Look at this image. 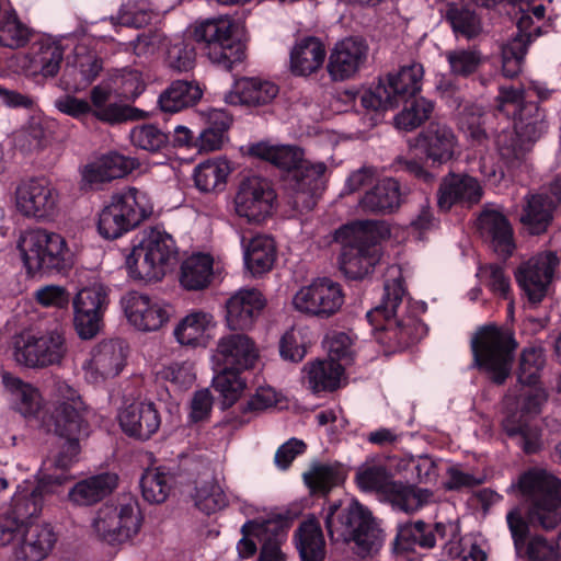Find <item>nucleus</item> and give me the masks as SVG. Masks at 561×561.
Returning <instances> with one entry per match:
<instances>
[{
  "instance_id": "nucleus-49",
  "label": "nucleus",
  "mask_w": 561,
  "mask_h": 561,
  "mask_svg": "<svg viewBox=\"0 0 561 561\" xmlns=\"http://www.w3.org/2000/svg\"><path fill=\"white\" fill-rule=\"evenodd\" d=\"M34 33L32 27L20 20L15 9L8 4L0 19V45L11 49L25 47Z\"/></svg>"
},
{
  "instance_id": "nucleus-20",
  "label": "nucleus",
  "mask_w": 561,
  "mask_h": 561,
  "mask_svg": "<svg viewBox=\"0 0 561 561\" xmlns=\"http://www.w3.org/2000/svg\"><path fill=\"white\" fill-rule=\"evenodd\" d=\"M482 196L483 188L474 176L449 172L438 185L437 207L445 213L455 205L471 207L480 203Z\"/></svg>"
},
{
  "instance_id": "nucleus-24",
  "label": "nucleus",
  "mask_w": 561,
  "mask_h": 561,
  "mask_svg": "<svg viewBox=\"0 0 561 561\" xmlns=\"http://www.w3.org/2000/svg\"><path fill=\"white\" fill-rule=\"evenodd\" d=\"M415 146L433 163L444 164L456 158L458 138L447 124L431 122L417 135Z\"/></svg>"
},
{
  "instance_id": "nucleus-46",
  "label": "nucleus",
  "mask_w": 561,
  "mask_h": 561,
  "mask_svg": "<svg viewBox=\"0 0 561 561\" xmlns=\"http://www.w3.org/2000/svg\"><path fill=\"white\" fill-rule=\"evenodd\" d=\"M435 545V534L432 527L421 519L400 525L393 541L397 552L413 551L415 547L432 549Z\"/></svg>"
},
{
  "instance_id": "nucleus-48",
  "label": "nucleus",
  "mask_w": 561,
  "mask_h": 561,
  "mask_svg": "<svg viewBox=\"0 0 561 561\" xmlns=\"http://www.w3.org/2000/svg\"><path fill=\"white\" fill-rule=\"evenodd\" d=\"M231 168L226 159H208L194 170L195 186L203 193L220 192L226 187Z\"/></svg>"
},
{
  "instance_id": "nucleus-5",
  "label": "nucleus",
  "mask_w": 561,
  "mask_h": 561,
  "mask_svg": "<svg viewBox=\"0 0 561 561\" xmlns=\"http://www.w3.org/2000/svg\"><path fill=\"white\" fill-rule=\"evenodd\" d=\"M19 249L26 272L34 277L37 274L66 273L73 265V254L66 240L56 232L46 229H33L19 242Z\"/></svg>"
},
{
  "instance_id": "nucleus-27",
  "label": "nucleus",
  "mask_w": 561,
  "mask_h": 561,
  "mask_svg": "<svg viewBox=\"0 0 561 561\" xmlns=\"http://www.w3.org/2000/svg\"><path fill=\"white\" fill-rule=\"evenodd\" d=\"M266 305L256 288H241L226 301V323L231 331L250 329Z\"/></svg>"
},
{
  "instance_id": "nucleus-55",
  "label": "nucleus",
  "mask_w": 561,
  "mask_h": 561,
  "mask_svg": "<svg viewBox=\"0 0 561 561\" xmlns=\"http://www.w3.org/2000/svg\"><path fill=\"white\" fill-rule=\"evenodd\" d=\"M214 126L205 128L197 138L199 151H215L221 148L225 133L231 124V118L221 110H214L209 116Z\"/></svg>"
},
{
  "instance_id": "nucleus-18",
  "label": "nucleus",
  "mask_w": 561,
  "mask_h": 561,
  "mask_svg": "<svg viewBox=\"0 0 561 561\" xmlns=\"http://www.w3.org/2000/svg\"><path fill=\"white\" fill-rule=\"evenodd\" d=\"M70 479L65 472L42 473L35 488L26 494L13 496L9 512L14 518L20 519L24 525H34L33 518L42 512L45 497L51 494H59L60 488Z\"/></svg>"
},
{
  "instance_id": "nucleus-44",
  "label": "nucleus",
  "mask_w": 561,
  "mask_h": 561,
  "mask_svg": "<svg viewBox=\"0 0 561 561\" xmlns=\"http://www.w3.org/2000/svg\"><path fill=\"white\" fill-rule=\"evenodd\" d=\"M202 95L197 83L175 80L159 95L158 104L163 112L175 113L195 105Z\"/></svg>"
},
{
  "instance_id": "nucleus-60",
  "label": "nucleus",
  "mask_w": 561,
  "mask_h": 561,
  "mask_svg": "<svg viewBox=\"0 0 561 561\" xmlns=\"http://www.w3.org/2000/svg\"><path fill=\"white\" fill-rule=\"evenodd\" d=\"M529 98L530 90L523 87L502 85L495 98V108L506 116L513 114L516 117L531 102L530 100L527 101Z\"/></svg>"
},
{
  "instance_id": "nucleus-8",
  "label": "nucleus",
  "mask_w": 561,
  "mask_h": 561,
  "mask_svg": "<svg viewBox=\"0 0 561 561\" xmlns=\"http://www.w3.org/2000/svg\"><path fill=\"white\" fill-rule=\"evenodd\" d=\"M549 123L546 111L536 102L528 105L514 117L513 130H503L497 135L496 146L503 160L517 164L526 160L535 145L547 134Z\"/></svg>"
},
{
  "instance_id": "nucleus-16",
  "label": "nucleus",
  "mask_w": 561,
  "mask_h": 561,
  "mask_svg": "<svg viewBox=\"0 0 561 561\" xmlns=\"http://www.w3.org/2000/svg\"><path fill=\"white\" fill-rule=\"evenodd\" d=\"M275 199V191L267 179L247 176L240 182L234 197L236 211L249 221H261L271 215Z\"/></svg>"
},
{
  "instance_id": "nucleus-63",
  "label": "nucleus",
  "mask_w": 561,
  "mask_h": 561,
  "mask_svg": "<svg viewBox=\"0 0 561 561\" xmlns=\"http://www.w3.org/2000/svg\"><path fill=\"white\" fill-rule=\"evenodd\" d=\"M545 355L541 348H525L520 354L518 381L527 386H536L540 371L545 366Z\"/></svg>"
},
{
  "instance_id": "nucleus-29",
  "label": "nucleus",
  "mask_w": 561,
  "mask_h": 561,
  "mask_svg": "<svg viewBox=\"0 0 561 561\" xmlns=\"http://www.w3.org/2000/svg\"><path fill=\"white\" fill-rule=\"evenodd\" d=\"M403 202L401 184L393 178L378 181L358 202L364 213L388 215L399 209Z\"/></svg>"
},
{
  "instance_id": "nucleus-25",
  "label": "nucleus",
  "mask_w": 561,
  "mask_h": 561,
  "mask_svg": "<svg viewBox=\"0 0 561 561\" xmlns=\"http://www.w3.org/2000/svg\"><path fill=\"white\" fill-rule=\"evenodd\" d=\"M373 516L371 512L357 501H352L345 507L331 505L328 508L324 523L332 540L350 543L357 530Z\"/></svg>"
},
{
  "instance_id": "nucleus-45",
  "label": "nucleus",
  "mask_w": 561,
  "mask_h": 561,
  "mask_svg": "<svg viewBox=\"0 0 561 561\" xmlns=\"http://www.w3.org/2000/svg\"><path fill=\"white\" fill-rule=\"evenodd\" d=\"M432 496L433 492L428 489L394 481L385 500L388 501L394 510L413 514L430 503Z\"/></svg>"
},
{
  "instance_id": "nucleus-42",
  "label": "nucleus",
  "mask_w": 561,
  "mask_h": 561,
  "mask_svg": "<svg viewBox=\"0 0 561 561\" xmlns=\"http://www.w3.org/2000/svg\"><path fill=\"white\" fill-rule=\"evenodd\" d=\"M249 154L293 173L305 161L304 150L297 146H274L267 142H257L249 148Z\"/></svg>"
},
{
  "instance_id": "nucleus-21",
  "label": "nucleus",
  "mask_w": 561,
  "mask_h": 561,
  "mask_svg": "<svg viewBox=\"0 0 561 561\" xmlns=\"http://www.w3.org/2000/svg\"><path fill=\"white\" fill-rule=\"evenodd\" d=\"M368 45L360 37L350 36L339 41L330 53L327 69L333 81L354 77L366 62Z\"/></svg>"
},
{
  "instance_id": "nucleus-4",
  "label": "nucleus",
  "mask_w": 561,
  "mask_h": 561,
  "mask_svg": "<svg viewBox=\"0 0 561 561\" xmlns=\"http://www.w3.org/2000/svg\"><path fill=\"white\" fill-rule=\"evenodd\" d=\"M473 366L489 374L496 385L505 382L511 374L517 342L514 333L504 327L486 324L471 339Z\"/></svg>"
},
{
  "instance_id": "nucleus-36",
  "label": "nucleus",
  "mask_w": 561,
  "mask_h": 561,
  "mask_svg": "<svg viewBox=\"0 0 561 561\" xmlns=\"http://www.w3.org/2000/svg\"><path fill=\"white\" fill-rule=\"evenodd\" d=\"M344 367L334 359H318L302 368V381L312 393L331 392L340 387Z\"/></svg>"
},
{
  "instance_id": "nucleus-50",
  "label": "nucleus",
  "mask_w": 561,
  "mask_h": 561,
  "mask_svg": "<svg viewBox=\"0 0 561 561\" xmlns=\"http://www.w3.org/2000/svg\"><path fill=\"white\" fill-rule=\"evenodd\" d=\"M214 317L195 311L184 317L174 329V336L181 345L197 347L204 344L205 333L213 324Z\"/></svg>"
},
{
  "instance_id": "nucleus-61",
  "label": "nucleus",
  "mask_w": 561,
  "mask_h": 561,
  "mask_svg": "<svg viewBox=\"0 0 561 561\" xmlns=\"http://www.w3.org/2000/svg\"><path fill=\"white\" fill-rule=\"evenodd\" d=\"M39 47L35 56V62L41 66V72L44 77H54L60 69L64 59V47L51 37L39 41Z\"/></svg>"
},
{
  "instance_id": "nucleus-14",
  "label": "nucleus",
  "mask_w": 561,
  "mask_h": 561,
  "mask_svg": "<svg viewBox=\"0 0 561 561\" xmlns=\"http://www.w3.org/2000/svg\"><path fill=\"white\" fill-rule=\"evenodd\" d=\"M560 260L561 252L548 250L537 253L518 266L516 280L531 304L536 305L545 298Z\"/></svg>"
},
{
  "instance_id": "nucleus-10",
  "label": "nucleus",
  "mask_w": 561,
  "mask_h": 561,
  "mask_svg": "<svg viewBox=\"0 0 561 561\" xmlns=\"http://www.w3.org/2000/svg\"><path fill=\"white\" fill-rule=\"evenodd\" d=\"M137 195L136 187L114 194L111 203L100 211L96 229L103 239L116 240L140 225Z\"/></svg>"
},
{
  "instance_id": "nucleus-30",
  "label": "nucleus",
  "mask_w": 561,
  "mask_h": 561,
  "mask_svg": "<svg viewBox=\"0 0 561 561\" xmlns=\"http://www.w3.org/2000/svg\"><path fill=\"white\" fill-rule=\"evenodd\" d=\"M505 435L525 454L533 455L542 448V431L531 417L519 412H506L501 422Z\"/></svg>"
},
{
  "instance_id": "nucleus-52",
  "label": "nucleus",
  "mask_w": 561,
  "mask_h": 561,
  "mask_svg": "<svg viewBox=\"0 0 561 561\" xmlns=\"http://www.w3.org/2000/svg\"><path fill=\"white\" fill-rule=\"evenodd\" d=\"M531 33L516 34L502 47V71L506 78H514L522 71Z\"/></svg>"
},
{
  "instance_id": "nucleus-3",
  "label": "nucleus",
  "mask_w": 561,
  "mask_h": 561,
  "mask_svg": "<svg viewBox=\"0 0 561 561\" xmlns=\"http://www.w3.org/2000/svg\"><path fill=\"white\" fill-rule=\"evenodd\" d=\"M65 400L56 404L49 415L47 426L64 439L57 455L50 461V466L60 472L68 470L78 461L80 453V439L89 435V422L87 420V407L77 390L68 385L59 388Z\"/></svg>"
},
{
  "instance_id": "nucleus-6",
  "label": "nucleus",
  "mask_w": 561,
  "mask_h": 561,
  "mask_svg": "<svg viewBox=\"0 0 561 561\" xmlns=\"http://www.w3.org/2000/svg\"><path fill=\"white\" fill-rule=\"evenodd\" d=\"M373 226L370 220L356 221L341 227L334 233L335 241L342 245L340 270L350 279L364 278L378 261Z\"/></svg>"
},
{
  "instance_id": "nucleus-40",
  "label": "nucleus",
  "mask_w": 561,
  "mask_h": 561,
  "mask_svg": "<svg viewBox=\"0 0 561 561\" xmlns=\"http://www.w3.org/2000/svg\"><path fill=\"white\" fill-rule=\"evenodd\" d=\"M554 204L552 199L540 193L528 194L524 198L520 222L531 234L547 231L553 219Z\"/></svg>"
},
{
  "instance_id": "nucleus-31",
  "label": "nucleus",
  "mask_w": 561,
  "mask_h": 561,
  "mask_svg": "<svg viewBox=\"0 0 561 561\" xmlns=\"http://www.w3.org/2000/svg\"><path fill=\"white\" fill-rule=\"evenodd\" d=\"M278 94V87L260 78H241L226 94L225 101L230 105L263 106L271 103Z\"/></svg>"
},
{
  "instance_id": "nucleus-64",
  "label": "nucleus",
  "mask_w": 561,
  "mask_h": 561,
  "mask_svg": "<svg viewBox=\"0 0 561 561\" xmlns=\"http://www.w3.org/2000/svg\"><path fill=\"white\" fill-rule=\"evenodd\" d=\"M527 561H560L558 543L549 541L542 535L531 536L524 546L522 554Z\"/></svg>"
},
{
  "instance_id": "nucleus-35",
  "label": "nucleus",
  "mask_w": 561,
  "mask_h": 561,
  "mask_svg": "<svg viewBox=\"0 0 561 561\" xmlns=\"http://www.w3.org/2000/svg\"><path fill=\"white\" fill-rule=\"evenodd\" d=\"M56 541L57 535L50 524L27 526L15 557L24 561H42L53 550Z\"/></svg>"
},
{
  "instance_id": "nucleus-41",
  "label": "nucleus",
  "mask_w": 561,
  "mask_h": 561,
  "mask_svg": "<svg viewBox=\"0 0 561 561\" xmlns=\"http://www.w3.org/2000/svg\"><path fill=\"white\" fill-rule=\"evenodd\" d=\"M112 90L102 84L95 85L91 90V102L95 110L92 115L106 123H122L126 121H137L140 118V110L126 104L110 103Z\"/></svg>"
},
{
  "instance_id": "nucleus-15",
  "label": "nucleus",
  "mask_w": 561,
  "mask_h": 561,
  "mask_svg": "<svg viewBox=\"0 0 561 561\" xmlns=\"http://www.w3.org/2000/svg\"><path fill=\"white\" fill-rule=\"evenodd\" d=\"M59 194L46 178L20 183L15 191L16 209L25 217L51 219L58 209Z\"/></svg>"
},
{
  "instance_id": "nucleus-2",
  "label": "nucleus",
  "mask_w": 561,
  "mask_h": 561,
  "mask_svg": "<svg viewBox=\"0 0 561 561\" xmlns=\"http://www.w3.org/2000/svg\"><path fill=\"white\" fill-rule=\"evenodd\" d=\"M416 306L410 304L402 271L398 265L387 268L383 295L378 306L367 312L369 321L382 317L380 341L394 351L403 350L419 341L426 331L415 314Z\"/></svg>"
},
{
  "instance_id": "nucleus-23",
  "label": "nucleus",
  "mask_w": 561,
  "mask_h": 561,
  "mask_svg": "<svg viewBox=\"0 0 561 561\" xmlns=\"http://www.w3.org/2000/svg\"><path fill=\"white\" fill-rule=\"evenodd\" d=\"M103 69V60L96 51L83 45L75 48L72 58H68L60 78L66 91H81L90 85Z\"/></svg>"
},
{
  "instance_id": "nucleus-26",
  "label": "nucleus",
  "mask_w": 561,
  "mask_h": 561,
  "mask_svg": "<svg viewBox=\"0 0 561 561\" xmlns=\"http://www.w3.org/2000/svg\"><path fill=\"white\" fill-rule=\"evenodd\" d=\"M128 352V344L122 339L103 340L93 347L91 359L84 368L88 373L96 374L94 381L114 378L124 369Z\"/></svg>"
},
{
  "instance_id": "nucleus-53",
  "label": "nucleus",
  "mask_w": 561,
  "mask_h": 561,
  "mask_svg": "<svg viewBox=\"0 0 561 561\" xmlns=\"http://www.w3.org/2000/svg\"><path fill=\"white\" fill-rule=\"evenodd\" d=\"M484 108L476 103L466 104L459 113V129L472 145L482 146L489 140L484 128Z\"/></svg>"
},
{
  "instance_id": "nucleus-12",
  "label": "nucleus",
  "mask_w": 561,
  "mask_h": 561,
  "mask_svg": "<svg viewBox=\"0 0 561 561\" xmlns=\"http://www.w3.org/2000/svg\"><path fill=\"white\" fill-rule=\"evenodd\" d=\"M142 240V283H158L175 263L178 248L172 236L162 226L146 229Z\"/></svg>"
},
{
  "instance_id": "nucleus-1",
  "label": "nucleus",
  "mask_w": 561,
  "mask_h": 561,
  "mask_svg": "<svg viewBox=\"0 0 561 561\" xmlns=\"http://www.w3.org/2000/svg\"><path fill=\"white\" fill-rule=\"evenodd\" d=\"M518 488L528 503V522L518 510L510 511L506 520L516 553L522 554L529 523L546 531L561 524V480L547 470L534 468L519 477Z\"/></svg>"
},
{
  "instance_id": "nucleus-56",
  "label": "nucleus",
  "mask_w": 561,
  "mask_h": 561,
  "mask_svg": "<svg viewBox=\"0 0 561 561\" xmlns=\"http://www.w3.org/2000/svg\"><path fill=\"white\" fill-rule=\"evenodd\" d=\"M242 371L221 368V371L214 378L213 387L221 397L222 409L233 405L245 389V380L241 378Z\"/></svg>"
},
{
  "instance_id": "nucleus-11",
  "label": "nucleus",
  "mask_w": 561,
  "mask_h": 561,
  "mask_svg": "<svg viewBox=\"0 0 561 561\" xmlns=\"http://www.w3.org/2000/svg\"><path fill=\"white\" fill-rule=\"evenodd\" d=\"M108 293L104 285H94L82 288L73 298V327L81 340H92L103 329Z\"/></svg>"
},
{
  "instance_id": "nucleus-54",
  "label": "nucleus",
  "mask_w": 561,
  "mask_h": 561,
  "mask_svg": "<svg viewBox=\"0 0 561 561\" xmlns=\"http://www.w3.org/2000/svg\"><path fill=\"white\" fill-rule=\"evenodd\" d=\"M434 110V103L425 98L411 101L394 116V126L404 131H411L427 121Z\"/></svg>"
},
{
  "instance_id": "nucleus-59",
  "label": "nucleus",
  "mask_w": 561,
  "mask_h": 561,
  "mask_svg": "<svg viewBox=\"0 0 561 561\" xmlns=\"http://www.w3.org/2000/svg\"><path fill=\"white\" fill-rule=\"evenodd\" d=\"M450 72L457 77H468L474 73L482 65L484 58L476 48H458L446 51Z\"/></svg>"
},
{
  "instance_id": "nucleus-19",
  "label": "nucleus",
  "mask_w": 561,
  "mask_h": 561,
  "mask_svg": "<svg viewBox=\"0 0 561 561\" xmlns=\"http://www.w3.org/2000/svg\"><path fill=\"white\" fill-rule=\"evenodd\" d=\"M260 351L255 341L242 332L220 336L216 343L214 359L224 369L244 371L255 366Z\"/></svg>"
},
{
  "instance_id": "nucleus-17",
  "label": "nucleus",
  "mask_w": 561,
  "mask_h": 561,
  "mask_svg": "<svg viewBox=\"0 0 561 561\" xmlns=\"http://www.w3.org/2000/svg\"><path fill=\"white\" fill-rule=\"evenodd\" d=\"M93 527L104 541L121 543L139 531L140 517L134 515L131 503L121 504L119 508L106 503L98 511Z\"/></svg>"
},
{
  "instance_id": "nucleus-13",
  "label": "nucleus",
  "mask_w": 561,
  "mask_h": 561,
  "mask_svg": "<svg viewBox=\"0 0 561 561\" xmlns=\"http://www.w3.org/2000/svg\"><path fill=\"white\" fill-rule=\"evenodd\" d=\"M293 304L302 313L328 319L343 306L344 294L339 283L322 277L301 287L294 296Z\"/></svg>"
},
{
  "instance_id": "nucleus-32",
  "label": "nucleus",
  "mask_w": 561,
  "mask_h": 561,
  "mask_svg": "<svg viewBox=\"0 0 561 561\" xmlns=\"http://www.w3.org/2000/svg\"><path fill=\"white\" fill-rule=\"evenodd\" d=\"M115 472H101L75 483L68 491V500L76 506H91L107 497L118 485Z\"/></svg>"
},
{
  "instance_id": "nucleus-22",
  "label": "nucleus",
  "mask_w": 561,
  "mask_h": 561,
  "mask_svg": "<svg viewBox=\"0 0 561 561\" xmlns=\"http://www.w3.org/2000/svg\"><path fill=\"white\" fill-rule=\"evenodd\" d=\"M327 171L324 162L305 160L293 173L291 207L300 213L310 211L317 203V197L323 190V175Z\"/></svg>"
},
{
  "instance_id": "nucleus-43",
  "label": "nucleus",
  "mask_w": 561,
  "mask_h": 561,
  "mask_svg": "<svg viewBox=\"0 0 561 561\" xmlns=\"http://www.w3.org/2000/svg\"><path fill=\"white\" fill-rule=\"evenodd\" d=\"M276 261V245L268 236L257 234L244 245V264L253 276L270 272Z\"/></svg>"
},
{
  "instance_id": "nucleus-9",
  "label": "nucleus",
  "mask_w": 561,
  "mask_h": 561,
  "mask_svg": "<svg viewBox=\"0 0 561 561\" xmlns=\"http://www.w3.org/2000/svg\"><path fill=\"white\" fill-rule=\"evenodd\" d=\"M13 347L16 362L27 367L58 364L66 353L64 330L56 324L41 335L23 331L14 337Z\"/></svg>"
},
{
  "instance_id": "nucleus-28",
  "label": "nucleus",
  "mask_w": 561,
  "mask_h": 561,
  "mask_svg": "<svg viewBox=\"0 0 561 561\" xmlns=\"http://www.w3.org/2000/svg\"><path fill=\"white\" fill-rule=\"evenodd\" d=\"M137 164V159L112 151L87 164L82 172V181L90 188L98 190L104 183L127 175Z\"/></svg>"
},
{
  "instance_id": "nucleus-57",
  "label": "nucleus",
  "mask_w": 561,
  "mask_h": 561,
  "mask_svg": "<svg viewBox=\"0 0 561 561\" xmlns=\"http://www.w3.org/2000/svg\"><path fill=\"white\" fill-rule=\"evenodd\" d=\"M383 541V530L379 527L374 516L357 530V534L351 540L354 543L356 553L362 558L377 553L382 547Z\"/></svg>"
},
{
  "instance_id": "nucleus-34",
  "label": "nucleus",
  "mask_w": 561,
  "mask_h": 561,
  "mask_svg": "<svg viewBox=\"0 0 561 561\" xmlns=\"http://www.w3.org/2000/svg\"><path fill=\"white\" fill-rule=\"evenodd\" d=\"M294 541L301 561H324L327 543L320 522L314 516L307 517L298 525Z\"/></svg>"
},
{
  "instance_id": "nucleus-7",
  "label": "nucleus",
  "mask_w": 561,
  "mask_h": 561,
  "mask_svg": "<svg viewBox=\"0 0 561 561\" xmlns=\"http://www.w3.org/2000/svg\"><path fill=\"white\" fill-rule=\"evenodd\" d=\"M233 31V20L227 15H220L196 22L192 37L201 45L213 64L231 70L245 58V46L234 38Z\"/></svg>"
},
{
  "instance_id": "nucleus-47",
  "label": "nucleus",
  "mask_w": 561,
  "mask_h": 561,
  "mask_svg": "<svg viewBox=\"0 0 561 561\" xmlns=\"http://www.w3.org/2000/svg\"><path fill=\"white\" fill-rule=\"evenodd\" d=\"M2 381L11 392V404L15 411L23 416H34L39 411L41 396L33 386L9 373L2 375Z\"/></svg>"
},
{
  "instance_id": "nucleus-39",
  "label": "nucleus",
  "mask_w": 561,
  "mask_h": 561,
  "mask_svg": "<svg viewBox=\"0 0 561 561\" xmlns=\"http://www.w3.org/2000/svg\"><path fill=\"white\" fill-rule=\"evenodd\" d=\"M214 278V259L207 253H194L180 267L181 286L191 291L204 290Z\"/></svg>"
},
{
  "instance_id": "nucleus-58",
  "label": "nucleus",
  "mask_w": 561,
  "mask_h": 561,
  "mask_svg": "<svg viewBox=\"0 0 561 561\" xmlns=\"http://www.w3.org/2000/svg\"><path fill=\"white\" fill-rule=\"evenodd\" d=\"M194 502L196 507L207 515L225 508L228 504L222 488L215 480L205 481L196 488Z\"/></svg>"
},
{
  "instance_id": "nucleus-62",
  "label": "nucleus",
  "mask_w": 561,
  "mask_h": 561,
  "mask_svg": "<svg viewBox=\"0 0 561 561\" xmlns=\"http://www.w3.org/2000/svg\"><path fill=\"white\" fill-rule=\"evenodd\" d=\"M446 20L455 33L472 38L481 32V23L477 14L463 7L450 5L446 12Z\"/></svg>"
},
{
  "instance_id": "nucleus-38",
  "label": "nucleus",
  "mask_w": 561,
  "mask_h": 561,
  "mask_svg": "<svg viewBox=\"0 0 561 561\" xmlns=\"http://www.w3.org/2000/svg\"><path fill=\"white\" fill-rule=\"evenodd\" d=\"M325 56V47L320 38L304 37L290 50V71L296 76L314 73L322 67Z\"/></svg>"
},
{
  "instance_id": "nucleus-51",
  "label": "nucleus",
  "mask_w": 561,
  "mask_h": 561,
  "mask_svg": "<svg viewBox=\"0 0 561 561\" xmlns=\"http://www.w3.org/2000/svg\"><path fill=\"white\" fill-rule=\"evenodd\" d=\"M355 480L360 490L376 492L383 499L394 482L383 465L369 460L357 468Z\"/></svg>"
},
{
  "instance_id": "nucleus-37",
  "label": "nucleus",
  "mask_w": 561,
  "mask_h": 561,
  "mask_svg": "<svg viewBox=\"0 0 561 561\" xmlns=\"http://www.w3.org/2000/svg\"><path fill=\"white\" fill-rule=\"evenodd\" d=\"M424 68L422 64L412 62L390 72L382 81L390 93L396 106L410 98L415 96L422 89Z\"/></svg>"
},
{
  "instance_id": "nucleus-33",
  "label": "nucleus",
  "mask_w": 561,
  "mask_h": 561,
  "mask_svg": "<svg viewBox=\"0 0 561 561\" xmlns=\"http://www.w3.org/2000/svg\"><path fill=\"white\" fill-rule=\"evenodd\" d=\"M478 228L481 236L491 242L496 253L505 256L512 254L513 228L503 213L496 209H484L478 218Z\"/></svg>"
}]
</instances>
